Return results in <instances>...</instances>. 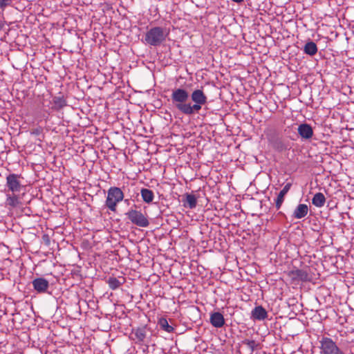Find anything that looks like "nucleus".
I'll use <instances>...</instances> for the list:
<instances>
[{"mask_svg": "<svg viewBox=\"0 0 354 354\" xmlns=\"http://www.w3.org/2000/svg\"><path fill=\"white\" fill-rule=\"evenodd\" d=\"M171 100L174 107L186 115L198 113L207 103V97L202 88L194 89L191 95L183 88L172 90Z\"/></svg>", "mask_w": 354, "mask_h": 354, "instance_id": "f257e3e1", "label": "nucleus"}, {"mask_svg": "<svg viewBox=\"0 0 354 354\" xmlns=\"http://www.w3.org/2000/svg\"><path fill=\"white\" fill-rule=\"evenodd\" d=\"M24 178L21 174L10 173L6 177L5 193L6 206L15 209L21 205L19 193L24 190L25 185L22 181Z\"/></svg>", "mask_w": 354, "mask_h": 354, "instance_id": "f03ea898", "label": "nucleus"}, {"mask_svg": "<svg viewBox=\"0 0 354 354\" xmlns=\"http://www.w3.org/2000/svg\"><path fill=\"white\" fill-rule=\"evenodd\" d=\"M169 32L166 28L152 27L146 32L144 42L152 46H159L165 41Z\"/></svg>", "mask_w": 354, "mask_h": 354, "instance_id": "7ed1b4c3", "label": "nucleus"}, {"mask_svg": "<svg viewBox=\"0 0 354 354\" xmlns=\"http://www.w3.org/2000/svg\"><path fill=\"white\" fill-rule=\"evenodd\" d=\"M124 193L120 187H111L107 191L105 206L110 211L115 212L117 205L124 200Z\"/></svg>", "mask_w": 354, "mask_h": 354, "instance_id": "20e7f679", "label": "nucleus"}, {"mask_svg": "<svg viewBox=\"0 0 354 354\" xmlns=\"http://www.w3.org/2000/svg\"><path fill=\"white\" fill-rule=\"evenodd\" d=\"M125 215L133 225L140 227H147L149 225L148 216L146 212L143 213L140 210L130 209Z\"/></svg>", "mask_w": 354, "mask_h": 354, "instance_id": "39448f33", "label": "nucleus"}, {"mask_svg": "<svg viewBox=\"0 0 354 354\" xmlns=\"http://www.w3.org/2000/svg\"><path fill=\"white\" fill-rule=\"evenodd\" d=\"M319 342L321 354H345L330 337H322Z\"/></svg>", "mask_w": 354, "mask_h": 354, "instance_id": "423d86ee", "label": "nucleus"}, {"mask_svg": "<svg viewBox=\"0 0 354 354\" xmlns=\"http://www.w3.org/2000/svg\"><path fill=\"white\" fill-rule=\"evenodd\" d=\"M131 339L138 344H143L147 337L145 326L133 328L131 332Z\"/></svg>", "mask_w": 354, "mask_h": 354, "instance_id": "0eeeda50", "label": "nucleus"}, {"mask_svg": "<svg viewBox=\"0 0 354 354\" xmlns=\"http://www.w3.org/2000/svg\"><path fill=\"white\" fill-rule=\"evenodd\" d=\"M34 290L39 294L45 293L49 288V282L43 277H38L32 281Z\"/></svg>", "mask_w": 354, "mask_h": 354, "instance_id": "6e6552de", "label": "nucleus"}, {"mask_svg": "<svg viewBox=\"0 0 354 354\" xmlns=\"http://www.w3.org/2000/svg\"><path fill=\"white\" fill-rule=\"evenodd\" d=\"M288 274L293 280H300L302 281L311 280V277L306 270L295 269L290 271Z\"/></svg>", "mask_w": 354, "mask_h": 354, "instance_id": "1a4fd4ad", "label": "nucleus"}, {"mask_svg": "<svg viewBox=\"0 0 354 354\" xmlns=\"http://www.w3.org/2000/svg\"><path fill=\"white\" fill-rule=\"evenodd\" d=\"M297 131L302 139L308 140L313 136V130L312 127L307 124L303 123L299 125Z\"/></svg>", "mask_w": 354, "mask_h": 354, "instance_id": "9d476101", "label": "nucleus"}, {"mask_svg": "<svg viewBox=\"0 0 354 354\" xmlns=\"http://www.w3.org/2000/svg\"><path fill=\"white\" fill-rule=\"evenodd\" d=\"M210 323L215 328H221L225 324L223 315L219 312H214L210 314Z\"/></svg>", "mask_w": 354, "mask_h": 354, "instance_id": "9b49d317", "label": "nucleus"}, {"mask_svg": "<svg viewBox=\"0 0 354 354\" xmlns=\"http://www.w3.org/2000/svg\"><path fill=\"white\" fill-rule=\"evenodd\" d=\"M268 317V313L261 306H256L251 313V317L254 320H264Z\"/></svg>", "mask_w": 354, "mask_h": 354, "instance_id": "f8f14e48", "label": "nucleus"}, {"mask_svg": "<svg viewBox=\"0 0 354 354\" xmlns=\"http://www.w3.org/2000/svg\"><path fill=\"white\" fill-rule=\"evenodd\" d=\"M53 106L51 109L53 111H59L67 105V102L63 95L55 96L52 100Z\"/></svg>", "mask_w": 354, "mask_h": 354, "instance_id": "ddd939ff", "label": "nucleus"}, {"mask_svg": "<svg viewBox=\"0 0 354 354\" xmlns=\"http://www.w3.org/2000/svg\"><path fill=\"white\" fill-rule=\"evenodd\" d=\"M292 184L290 183H288L285 185L283 189L279 193L277 199L275 201V205L277 209H279L283 201L286 194L288 192L290 189L291 188Z\"/></svg>", "mask_w": 354, "mask_h": 354, "instance_id": "4468645a", "label": "nucleus"}, {"mask_svg": "<svg viewBox=\"0 0 354 354\" xmlns=\"http://www.w3.org/2000/svg\"><path fill=\"white\" fill-rule=\"evenodd\" d=\"M308 212V207L306 204H299L293 212L292 217L296 219L304 218Z\"/></svg>", "mask_w": 354, "mask_h": 354, "instance_id": "2eb2a0df", "label": "nucleus"}, {"mask_svg": "<svg viewBox=\"0 0 354 354\" xmlns=\"http://www.w3.org/2000/svg\"><path fill=\"white\" fill-rule=\"evenodd\" d=\"M185 198L183 199V206L185 207H189L194 209L196 207L197 199L196 197L192 194H186L184 196Z\"/></svg>", "mask_w": 354, "mask_h": 354, "instance_id": "dca6fc26", "label": "nucleus"}, {"mask_svg": "<svg viewBox=\"0 0 354 354\" xmlns=\"http://www.w3.org/2000/svg\"><path fill=\"white\" fill-rule=\"evenodd\" d=\"M304 53L310 56H313L317 53V46L313 41H309L304 46L303 49Z\"/></svg>", "mask_w": 354, "mask_h": 354, "instance_id": "f3484780", "label": "nucleus"}, {"mask_svg": "<svg viewBox=\"0 0 354 354\" xmlns=\"http://www.w3.org/2000/svg\"><path fill=\"white\" fill-rule=\"evenodd\" d=\"M140 194L143 201L148 204L151 203L154 198L153 192L147 188H142Z\"/></svg>", "mask_w": 354, "mask_h": 354, "instance_id": "a211bd4d", "label": "nucleus"}, {"mask_svg": "<svg viewBox=\"0 0 354 354\" xmlns=\"http://www.w3.org/2000/svg\"><path fill=\"white\" fill-rule=\"evenodd\" d=\"M325 202L326 198L324 195L321 192L316 193L312 199V203L317 207H323L325 204Z\"/></svg>", "mask_w": 354, "mask_h": 354, "instance_id": "6ab92c4d", "label": "nucleus"}, {"mask_svg": "<svg viewBox=\"0 0 354 354\" xmlns=\"http://www.w3.org/2000/svg\"><path fill=\"white\" fill-rule=\"evenodd\" d=\"M158 324L161 329L167 333H171L174 330V328L169 324L167 319L165 318H160L158 321Z\"/></svg>", "mask_w": 354, "mask_h": 354, "instance_id": "aec40b11", "label": "nucleus"}, {"mask_svg": "<svg viewBox=\"0 0 354 354\" xmlns=\"http://www.w3.org/2000/svg\"><path fill=\"white\" fill-rule=\"evenodd\" d=\"M107 283L109 284V286L112 290H115L118 288L123 282L120 281L117 278L115 277H109L107 280Z\"/></svg>", "mask_w": 354, "mask_h": 354, "instance_id": "412c9836", "label": "nucleus"}, {"mask_svg": "<svg viewBox=\"0 0 354 354\" xmlns=\"http://www.w3.org/2000/svg\"><path fill=\"white\" fill-rule=\"evenodd\" d=\"M273 146L277 150H278L279 151H284L287 149L285 144L283 143L282 140L280 138L276 139V140L273 143Z\"/></svg>", "mask_w": 354, "mask_h": 354, "instance_id": "4be33fe9", "label": "nucleus"}, {"mask_svg": "<svg viewBox=\"0 0 354 354\" xmlns=\"http://www.w3.org/2000/svg\"><path fill=\"white\" fill-rule=\"evenodd\" d=\"M242 344L246 345L250 349L251 352H253L257 346L254 340L248 339L243 340Z\"/></svg>", "mask_w": 354, "mask_h": 354, "instance_id": "5701e85b", "label": "nucleus"}, {"mask_svg": "<svg viewBox=\"0 0 354 354\" xmlns=\"http://www.w3.org/2000/svg\"><path fill=\"white\" fill-rule=\"evenodd\" d=\"M12 0H0V8L4 10L7 6L12 4Z\"/></svg>", "mask_w": 354, "mask_h": 354, "instance_id": "b1692460", "label": "nucleus"}, {"mask_svg": "<svg viewBox=\"0 0 354 354\" xmlns=\"http://www.w3.org/2000/svg\"><path fill=\"white\" fill-rule=\"evenodd\" d=\"M42 128L41 127H38V128H36V129H34L31 131L30 133L31 135H33V136H40L41 133H42Z\"/></svg>", "mask_w": 354, "mask_h": 354, "instance_id": "393cba45", "label": "nucleus"}, {"mask_svg": "<svg viewBox=\"0 0 354 354\" xmlns=\"http://www.w3.org/2000/svg\"><path fill=\"white\" fill-rule=\"evenodd\" d=\"M232 1L235 3H241L242 1H243V0H232Z\"/></svg>", "mask_w": 354, "mask_h": 354, "instance_id": "a878e982", "label": "nucleus"}, {"mask_svg": "<svg viewBox=\"0 0 354 354\" xmlns=\"http://www.w3.org/2000/svg\"><path fill=\"white\" fill-rule=\"evenodd\" d=\"M129 199H125V200H124V202H125L127 204H129Z\"/></svg>", "mask_w": 354, "mask_h": 354, "instance_id": "bb28decb", "label": "nucleus"}]
</instances>
